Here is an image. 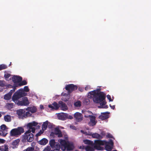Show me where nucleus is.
I'll return each mask as SVG.
<instances>
[{"mask_svg": "<svg viewBox=\"0 0 151 151\" xmlns=\"http://www.w3.org/2000/svg\"><path fill=\"white\" fill-rule=\"evenodd\" d=\"M94 147L95 149L102 150H103L104 148L100 145H105V150L107 151H111L113 148L114 143L111 139H110L109 142H106L105 140H95L94 143Z\"/></svg>", "mask_w": 151, "mask_h": 151, "instance_id": "nucleus-1", "label": "nucleus"}, {"mask_svg": "<svg viewBox=\"0 0 151 151\" xmlns=\"http://www.w3.org/2000/svg\"><path fill=\"white\" fill-rule=\"evenodd\" d=\"M27 93L24 91L23 89H20L16 91L12 96V99L14 102L17 104L20 98L26 96Z\"/></svg>", "mask_w": 151, "mask_h": 151, "instance_id": "nucleus-2", "label": "nucleus"}, {"mask_svg": "<svg viewBox=\"0 0 151 151\" xmlns=\"http://www.w3.org/2000/svg\"><path fill=\"white\" fill-rule=\"evenodd\" d=\"M100 89H97L95 96L93 98L94 102L96 103H99L105 100L106 95L102 92H99Z\"/></svg>", "mask_w": 151, "mask_h": 151, "instance_id": "nucleus-3", "label": "nucleus"}, {"mask_svg": "<svg viewBox=\"0 0 151 151\" xmlns=\"http://www.w3.org/2000/svg\"><path fill=\"white\" fill-rule=\"evenodd\" d=\"M31 130H28L23 135L22 141H25L27 140L29 142H32L34 139V135L32 133H30Z\"/></svg>", "mask_w": 151, "mask_h": 151, "instance_id": "nucleus-4", "label": "nucleus"}, {"mask_svg": "<svg viewBox=\"0 0 151 151\" xmlns=\"http://www.w3.org/2000/svg\"><path fill=\"white\" fill-rule=\"evenodd\" d=\"M24 132V128L22 127H19L17 128L12 129L10 131V135L12 136L16 137Z\"/></svg>", "mask_w": 151, "mask_h": 151, "instance_id": "nucleus-5", "label": "nucleus"}, {"mask_svg": "<svg viewBox=\"0 0 151 151\" xmlns=\"http://www.w3.org/2000/svg\"><path fill=\"white\" fill-rule=\"evenodd\" d=\"M30 103L27 97H23L22 99H20L18 102L17 105L20 106H27Z\"/></svg>", "mask_w": 151, "mask_h": 151, "instance_id": "nucleus-6", "label": "nucleus"}, {"mask_svg": "<svg viewBox=\"0 0 151 151\" xmlns=\"http://www.w3.org/2000/svg\"><path fill=\"white\" fill-rule=\"evenodd\" d=\"M78 87L76 85L73 84H69L66 85L65 87V89L68 91L69 94L70 93L73 91L76 90Z\"/></svg>", "mask_w": 151, "mask_h": 151, "instance_id": "nucleus-7", "label": "nucleus"}, {"mask_svg": "<svg viewBox=\"0 0 151 151\" xmlns=\"http://www.w3.org/2000/svg\"><path fill=\"white\" fill-rule=\"evenodd\" d=\"M38 123L33 121L32 122L29 123L27 124V128L29 129L28 130H31V132L34 133L35 131V128L33 127V126L35 127L37 125Z\"/></svg>", "mask_w": 151, "mask_h": 151, "instance_id": "nucleus-8", "label": "nucleus"}, {"mask_svg": "<svg viewBox=\"0 0 151 151\" xmlns=\"http://www.w3.org/2000/svg\"><path fill=\"white\" fill-rule=\"evenodd\" d=\"M74 118L77 122H80L83 120V116L82 114L76 112L74 114Z\"/></svg>", "mask_w": 151, "mask_h": 151, "instance_id": "nucleus-9", "label": "nucleus"}, {"mask_svg": "<svg viewBox=\"0 0 151 151\" xmlns=\"http://www.w3.org/2000/svg\"><path fill=\"white\" fill-rule=\"evenodd\" d=\"M48 107L51 109V110H57L59 108V104H58L57 102H54L52 104L49 105Z\"/></svg>", "mask_w": 151, "mask_h": 151, "instance_id": "nucleus-10", "label": "nucleus"}, {"mask_svg": "<svg viewBox=\"0 0 151 151\" xmlns=\"http://www.w3.org/2000/svg\"><path fill=\"white\" fill-rule=\"evenodd\" d=\"M58 104H59V107L60 109L63 111H66L68 109V107L66 104L62 101H60Z\"/></svg>", "mask_w": 151, "mask_h": 151, "instance_id": "nucleus-11", "label": "nucleus"}, {"mask_svg": "<svg viewBox=\"0 0 151 151\" xmlns=\"http://www.w3.org/2000/svg\"><path fill=\"white\" fill-rule=\"evenodd\" d=\"M12 80L14 83H19L22 81V78L17 76H14L12 78Z\"/></svg>", "mask_w": 151, "mask_h": 151, "instance_id": "nucleus-12", "label": "nucleus"}, {"mask_svg": "<svg viewBox=\"0 0 151 151\" xmlns=\"http://www.w3.org/2000/svg\"><path fill=\"white\" fill-rule=\"evenodd\" d=\"M90 122L89 123V124H90V123H91L90 125L92 126L95 125L97 123V122L96 121L95 116L93 115H91V117H90Z\"/></svg>", "mask_w": 151, "mask_h": 151, "instance_id": "nucleus-13", "label": "nucleus"}, {"mask_svg": "<svg viewBox=\"0 0 151 151\" xmlns=\"http://www.w3.org/2000/svg\"><path fill=\"white\" fill-rule=\"evenodd\" d=\"M67 116L68 114L63 113L59 114L58 116L59 119L62 120H66L67 119Z\"/></svg>", "mask_w": 151, "mask_h": 151, "instance_id": "nucleus-14", "label": "nucleus"}, {"mask_svg": "<svg viewBox=\"0 0 151 151\" xmlns=\"http://www.w3.org/2000/svg\"><path fill=\"white\" fill-rule=\"evenodd\" d=\"M107 113H108V112H106L102 113L99 116V118L102 120L108 119L109 118V116Z\"/></svg>", "mask_w": 151, "mask_h": 151, "instance_id": "nucleus-15", "label": "nucleus"}, {"mask_svg": "<svg viewBox=\"0 0 151 151\" xmlns=\"http://www.w3.org/2000/svg\"><path fill=\"white\" fill-rule=\"evenodd\" d=\"M60 143L61 146V149L63 150L64 151L65 150V147L68 142H66L65 140L60 139Z\"/></svg>", "mask_w": 151, "mask_h": 151, "instance_id": "nucleus-16", "label": "nucleus"}, {"mask_svg": "<svg viewBox=\"0 0 151 151\" xmlns=\"http://www.w3.org/2000/svg\"><path fill=\"white\" fill-rule=\"evenodd\" d=\"M9 87L13 88L11 90L10 92L8 93L12 95V93L15 91V90L16 89V87L18 86V85H17V84H14L13 86L10 85H9Z\"/></svg>", "mask_w": 151, "mask_h": 151, "instance_id": "nucleus-17", "label": "nucleus"}, {"mask_svg": "<svg viewBox=\"0 0 151 151\" xmlns=\"http://www.w3.org/2000/svg\"><path fill=\"white\" fill-rule=\"evenodd\" d=\"M25 112V111L22 109H20L17 111V114L20 117H21L22 119L24 118L23 116Z\"/></svg>", "mask_w": 151, "mask_h": 151, "instance_id": "nucleus-18", "label": "nucleus"}, {"mask_svg": "<svg viewBox=\"0 0 151 151\" xmlns=\"http://www.w3.org/2000/svg\"><path fill=\"white\" fill-rule=\"evenodd\" d=\"M20 142V140L19 139H17L14 140L12 143L13 146L12 147L13 148L17 147L19 145V144Z\"/></svg>", "mask_w": 151, "mask_h": 151, "instance_id": "nucleus-19", "label": "nucleus"}, {"mask_svg": "<svg viewBox=\"0 0 151 151\" xmlns=\"http://www.w3.org/2000/svg\"><path fill=\"white\" fill-rule=\"evenodd\" d=\"M26 110L30 112L31 113H33L37 111V109L35 106L32 107H28L26 109Z\"/></svg>", "mask_w": 151, "mask_h": 151, "instance_id": "nucleus-20", "label": "nucleus"}, {"mask_svg": "<svg viewBox=\"0 0 151 151\" xmlns=\"http://www.w3.org/2000/svg\"><path fill=\"white\" fill-rule=\"evenodd\" d=\"M48 142L47 139L45 138H43L38 142V143L41 145H45Z\"/></svg>", "mask_w": 151, "mask_h": 151, "instance_id": "nucleus-21", "label": "nucleus"}, {"mask_svg": "<svg viewBox=\"0 0 151 151\" xmlns=\"http://www.w3.org/2000/svg\"><path fill=\"white\" fill-rule=\"evenodd\" d=\"M74 146L72 144L68 143L65 147V150L66 149L67 150L70 151L72 150Z\"/></svg>", "mask_w": 151, "mask_h": 151, "instance_id": "nucleus-22", "label": "nucleus"}, {"mask_svg": "<svg viewBox=\"0 0 151 151\" xmlns=\"http://www.w3.org/2000/svg\"><path fill=\"white\" fill-rule=\"evenodd\" d=\"M96 91L97 90L89 92L88 93V96L89 98L93 97V98L95 96Z\"/></svg>", "mask_w": 151, "mask_h": 151, "instance_id": "nucleus-23", "label": "nucleus"}, {"mask_svg": "<svg viewBox=\"0 0 151 151\" xmlns=\"http://www.w3.org/2000/svg\"><path fill=\"white\" fill-rule=\"evenodd\" d=\"M48 123V121H46L43 123L42 126V129L43 131L45 130L46 129L47 127Z\"/></svg>", "mask_w": 151, "mask_h": 151, "instance_id": "nucleus-24", "label": "nucleus"}, {"mask_svg": "<svg viewBox=\"0 0 151 151\" xmlns=\"http://www.w3.org/2000/svg\"><path fill=\"white\" fill-rule=\"evenodd\" d=\"M91 136L93 138H95L101 139L102 138L100 134L96 133L93 134Z\"/></svg>", "mask_w": 151, "mask_h": 151, "instance_id": "nucleus-25", "label": "nucleus"}, {"mask_svg": "<svg viewBox=\"0 0 151 151\" xmlns=\"http://www.w3.org/2000/svg\"><path fill=\"white\" fill-rule=\"evenodd\" d=\"M49 143L50 147L52 148H54V147H55V144H56L55 140L54 139L50 140L49 141Z\"/></svg>", "mask_w": 151, "mask_h": 151, "instance_id": "nucleus-26", "label": "nucleus"}, {"mask_svg": "<svg viewBox=\"0 0 151 151\" xmlns=\"http://www.w3.org/2000/svg\"><path fill=\"white\" fill-rule=\"evenodd\" d=\"M7 131V130H0V135L3 137H5L8 134Z\"/></svg>", "mask_w": 151, "mask_h": 151, "instance_id": "nucleus-27", "label": "nucleus"}, {"mask_svg": "<svg viewBox=\"0 0 151 151\" xmlns=\"http://www.w3.org/2000/svg\"><path fill=\"white\" fill-rule=\"evenodd\" d=\"M12 97V95L8 93L4 95V99L6 100H9Z\"/></svg>", "mask_w": 151, "mask_h": 151, "instance_id": "nucleus-28", "label": "nucleus"}, {"mask_svg": "<svg viewBox=\"0 0 151 151\" xmlns=\"http://www.w3.org/2000/svg\"><path fill=\"white\" fill-rule=\"evenodd\" d=\"M95 149L94 147H93L89 146H87L85 148L86 150V151H94Z\"/></svg>", "mask_w": 151, "mask_h": 151, "instance_id": "nucleus-29", "label": "nucleus"}, {"mask_svg": "<svg viewBox=\"0 0 151 151\" xmlns=\"http://www.w3.org/2000/svg\"><path fill=\"white\" fill-rule=\"evenodd\" d=\"M4 119L5 121L7 122H9L11 120L10 116L8 115L5 116H4Z\"/></svg>", "mask_w": 151, "mask_h": 151, "instance_id": "nucleus-30", "label": "nucleus"}, {"mask_svg": "<svg viewBox=\"0 0 151 151\" xmlns=\"http://www.w3.org/2000/svg\"><path fill=\"white\" fill-rule=\"evenodd\" d=\"M1 151H5V149H7V151H9L8 146L6 145H4L2 146H1Z\"/></svg>", "mask_w": 151, "mask_h": 151, "instance_id": "nucleus-31", "label": "nucleus"}, {"mask_svg": "<svg viewBox=\"0 0 151 151\" xmlns=\"http://www.w3.org/2000/svg\"><path fill=\"white\" fill-rule=\"evenodd\" d=\"M74 105L77 107H80L81 106V102L78 101L74 103Z\"/></svg>", "mask_w": 151, "mask_h": 151, "instance_id": "nucleus-32", "label": "nucleus"}, {"mask_svg": "<svg viewBox=\"0 0 151 151\" xmlns=\"http://www.w3.org/2000/svg\"><path fill=\"white\" fill-rule=\"evenodd\" d=\"M7 68V66L4 64L0 65V70H4Z\"/></svg>", "mask_w": 151, "mask_h": 151, "instance_id": "nucleus-33", "label": "nucleus"}, {"mask_svg": "<svg viewBox=\"0 0 151 151\" xmlns=\"http://www.w3.org/2000/svg\"><path fill=\"white\" fill-rule=\"evenodd\" d=\"M20 83H19L18 85H18V86H21L23 85H26L27 84V82L26 80H23L22 82H20Z\"/></svg>", "mask_w": 151, "mask_h": 151, "instance_id": "nucleus-34", "label": "nucleus"}, {"mask_svg": "<svg viewBox=\"0 0 151 151\" xmlns=\"http://www.w3.org/2000/svg\"><path fill=\"white\" fill-rule=\"evenodd\" d=\"M60 147L58 143H56L55 146V147H54L55 149L54 150H56L57 151H59V150L60 149Z\"/></svg>", "mask_w": 151, "mask_h": 151, "instance_id": "nucleus-35", "label": "nucleus"}, {"mask_svg": "<svg viewBox=\"0 0 151 151\" xmlns=\"http://www.w3.org/2000/svg\"><path fill=\"white\" fill-rule=\"evenodd\" d=\"M31 115L32 114L29 113V111H28L26 112L25 113H24L23 116L24 118H26L27 117L31 116Z\"/></svg>", "mask_w": 151, "mask_h": 151, "instance_id": "nucleus-36", "label": "nucleus"}, {"mask_svg": "<svg viewBox=\"0 0 151 151\" xmlns=\"http://www.w3.org/2000/svg\"><path fill=\"white\" fill-rule=\"evenodd\" d=\"M83 142L84 144L88 145L91 144L93 142L92 141L88 139H85Z\"/></svg>", "mask_w": 151, "mask_h": 151, "instance_id": "nucleus-37", "label": "nucleus"}, {"mask_svg": "<svg viewBox=\"0 0 151 151\" xmlns=\"http://www.w3.org/2000/svg\"><path fill=\"white\" fill-rule=\"evenodd\" d=\"M0 129L1 130H7V127L4 124H3L2 125L0 126Z\"/></svg>", "mask_w": 151, "mask_h": 151, "instance_id": "nucleus-38", "label": "nucleus"}, {"mask_svg": "<svg viewBox=\"0 0 151 151\" xmlns=\"http://www.w3.org/2000/svg\"><path fill=\"white\" fill-rule=\"evenodd\" d=\"M34 150V147H29L25 150V151H33Z\"/></svg>", "mask_w": 151, "mask_h": 151, "instance_id": "nucleus-39", "label": "nucleus"}, {"mask_svg": "<svg viewBox=\"0 0 151 151\" xmlns=\"http://www.w3.org/2000/svg\"><path fill=\"white\" fill-rule=\"evenodd\" d=\"M14 104L13 103H8L7 105V107L9 109H11L13 106Z\"/></svg>", "mask_w": 151, "mask_h": 151, "instance_id": "nucleus-40", "label": "nucleus"}, {"mask_svg": "<svg viewBox=\"0 0 151 151\" xmlns=\"http://www.w3.org/2000/svg\"><path fill=\"white\" fill-rule=\"evenodd\" d=\"M24 91L26 92H28L29 91V89L28 87L27 86H25L24 87V90H23Z\"/></svg>", "mask_w": 151, "mask_h": 151, "instance_id": "nucleus-41", "label": "nucleus"}, {"mask_svg": "<svg viewBox=\"0 0 151 151\" xmlns=\"http://www.w3.org/2000/svg\"><path fill=\"white\" fill-rule=\"evenodd\" d=\"M43 131H42L41 130L38 133H37L36 135V136L37 137H38L40 136L43 133Z\"/></svg>", "mask_w": 151, "mask_h": 151, "instance_id": "nucleus-42", "label": "nucleus"}, {"mask_svg": "<svg viewBox=\"0 0 151 151\" xmlns=\"http://www.w3.org/2000/svg\"><path fill=\"white\" fill-rule=\"evenodd\" d=\"M11 74L9 73L5 74L4 77L5 78H8L11 76Z\"/></svg>", "mask_w": 151, "mask_h": 151, "instance_id": "nucleus-43", "label": "nucleus"}, {"mask_svg": "<svg viewBox=\"0 0 151 151\" xmlns=\"http://www.w3.org/2000/svg\"><path fill=\"white\" fill-rule=\"evenodd\" d=\"M56 135H58V137H62L63 136L61 131L59 133H56Z\"/></svg>", "mask_w": 151, "mask_h": 151, "instance_id": "nucleus-44", "label": "nucleus"}, {"mask_svg": "<svg viewBox=\"0 0 151 151\" xmlns=\"http://www.w3.org/2000/svg\"><path fill=\"white\" fill-rule=\"evenodd\" d=\"M106 103V102L105 101H103L101 102H100V104L101 106H103L105 105Z\"/></svg>", "mask_w": 151, "mask_h": 151, "instance_id": "nucleus-45", "label": "nucleus"}, {"mask_svg": "<svg viewBox=\"0 0 151 151\" xmlns=\"http://www.w3.org/2000/svg\"><path fill=\"white\" fill-rule=\"evenodd\" d=\"M61 131L58 128H56L55 131V134L56 135V133H59Z\"/></svg>", "mask_w": 151, "mask_h": 151, "instance_id": "nucleus-46", "label": "nucleus"}, {"mask_svg": "<svg viewBox=\"0 0 151 151\" xmlns=\"http://www.w3.org/2000/svg\"><path fill=\"white\" fill-rule=\"evenodd\" d=\"M107 98L110 101H113V99H112L110 95H108L107 96Z\"/></svg>", "mask_w": 151, "mask_h": 151, "instance_id": "nucleus-47", "label": "nucleus"}, {"mask_svg": "<svg viewBox=\"0 0 151 151\" xmlns=\"http://www.w3.org/2000/svg\"><path fill=\"white\" fill-rule=\"evenodd\" d=\"M50 148L49 147H47L44 149L43 151H50Z\"/></svg>", "mask_w": 151, "mask_h": 151, "instance_id": "nucleus-48", "label": "nucleus"}, {"mask_svg": "<svg viewBox=\"0 0 151 151\" xmlns=\"http://www.w3.org/2000/svg\"><path fill=\"white\" fill-rule=\"evenodd\" d=\"M5 140L3 139L0 138V143L3 144L5 142Z\"/></svg>", "mask_w": 151, "mask_h": 151, "instance_id": "nucleus-49", "label": "nucleus"}, {"mask_svg": "<svg viewBox=\"0 0 151 151\" xmlns=\"http://www.w3.org/2000/svg\"><path fill=\"white\" fill-rule=\"evenodd\" d=\"M4 84L3 82L1 80H0V86L3 87L4 86Z\"/></svg>", "mask_w": 151, "mask_h": 151, "instance_id": "nucleus-50", "label": "nucleus"}, {"mask_svg": "<svg viewBox=\"0 0 151 151\" xmlns=\"http://www.w3.org/2000/svg\"><path fill=\"white\" fill-rule=\"evenodd\" d=\"M106 137H108V138H113V136L111 134H109V133L107 135Z\"/></svg>", "mask_w": 151, "mask_h": 151, "instance_id": "nucleus-51", "label": "nucleus"}, {"mask_svg": "<svg viewBox=\"0 0 151 151\" xmlns=\"http://www.w3.org/2000/svg\"><path fill=\"white\" fill-rule=\"evenodd\" d=\"M73 118V117L71 115H69L68 114V116H67V119H72Z\"/></svg>", "mask_w": 151, "mask_h": 151, "instance_id": "nucleus-52", "label": "nucleus"}, {"mask_svg": "<svg viewBox=\"0 0 151 151\" xmlns=\"http://www.w3.org/2000/svg\"><path fill=\"white\" fill-rule=\"evenodd\" d=\"M90 86H87L85 87V90L86 91H88V89H89L90 88Z\"/></svg>", "mask_w": 151, "mask_h": 151, "instance_id": "nucleus-53", "label": "nucleus"}, {"mask_svg": "<svg viewBox=\"0 0 151 151\" xmlns=\"http://www.w3.org/2000/svg\"><path fill=\"white\" fill-rule=\"evenodd\" d=\"M99 108H105V109H107V108H108V105H106L104 107L99 106Z\"/></svg>", "mask_w": 151, "mask_h": 151, "instance_id": "nucleus-54", "label": "nucleus"}, {"mask_svg": "<svg viewBox=\"0 0 151 151\" xmlns=\"http://www.w3.org/2000/svg\"><path fill=\"white\" fill-rule=\"evenodd\" d=\"M91 115H84V116L85 118H90V117H91Z\"/></svg>", "mask_w": 151, "mask_h": 151, "instance_id": "nucleus-55", "label": "nucleus"}, {"mask_svg": "<svg viewBox=\"0 0 151 151\" xmlns=\"http://www.w3.org/2000/svg\"><path fill=\"white\" fill-rule=\"evenodd\" d=\"M80 149H85L84 146H80L79 148Z\"/></svg>", "mask_w": 151, "mask_h": 151, "instance_id": "nucleus-56", "label": "nucleus"}, {"mask_svg": "<svg viewBox=\"0 0 151 151\" xmlns=\"http://www.w3.org/2000/svg\"><path fill=\"white\" fill-rule=\"evenodd\" d=\"M40 107L41 109H44V107L43 105H40Z\"/></svg>", "mask_w": 151, "mask_h": 151, "instance_id": "nucleus-57", "label": "nucleus"}, {"mask_svg": "<svg viewBox=\"0 0 151 151\" xmlns=\"http://www.w3.org/2000/svg\"><path fill=\"white\" fill-rule=\"evenodd\" d=\"M111 109H114L115 108V106H114V105L112 106H111Z\"/></svg>", "mask_w": 151, "mask_h": 151, "instance_id": "nucleus-58", "label": "nucleus"}, {"mask_svg": "<svg viewBox=\"0 0 151 151\" xmlns=\"http://www.w3.org/2000/svg\"><path fill=\"white\" fill-rule=\"evenodd\" d=\"M78 89L81 92H82L83 90L82 88H79Z\"/></svg>", "mask_w": 151, "mask_h": 151, "instance_id": "nucleus-59", "label": "nucleus"}, {"mask_svg": "<svg viewBox=\"0 0 151 151\" xmlns=\"http://www.w3.org/2000/svg\"><path fill=\"white\" fill-rule=\"evenodd\" d=\"M88 113H92V112H91V111H88Z\"/></svg>", "mask_w": 151, "mask_h": 151, "instance_id": "nucleus-60", "label": "nucleus"}, {"mask_svg": "<svg viewBox=\"0 0 151 151\" xmlns=\"http://www.w3.org/2000/svg\"><path fill=\"white\" fill-rule=\"evenodd\" d=\"M81 132L82 133H83L84 132V131L83 130H81Z\"/></svg>", "mask_w": 151, "mask_h": 151, "instance_id": "nucleus-61", "label": "nucleus"}, {"mask_svg": "<svg viewBox=\"0 0 151 151\" xmlns=\"http://www.w3.org/2000/svg\"><path fill=\"white\" fill-rule=\"evenodd\" d=\"M76 127H74H74L73 129H76Z\"/></svg>", "mask_w": 151, "mask_h": 151, "instance_id": "nucleus-62", "label": "nucleus"}, {"mask_svg": "<svg viewBox=\"0 0 151 151\" xmlns=\"http://www.w3.org/2000/svg\"><path fill=\"white\" fill-rule=\"evenodd\" d=\"M5 151H7V149H5Z\"/></svg>", "mask_w": 151, "mask_h": 151, "instance_id": "nucleus-63", "label": "nucleus"}, {"mask_svg": "<svg viewBox=\"0 0 151 151\" xmlns=\"http://www.w3.org/2000/svg\"><path fill=\"white\" fill-rule=\"evenodd\" d=\"M112 151H117L116 150H113Z\"/></svg>", "mask_w": 151, "mask_h": 151, "instance_id": "nucleus-64", "label": "nucleus"}]
</instances>
